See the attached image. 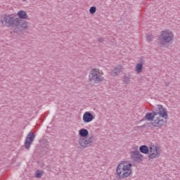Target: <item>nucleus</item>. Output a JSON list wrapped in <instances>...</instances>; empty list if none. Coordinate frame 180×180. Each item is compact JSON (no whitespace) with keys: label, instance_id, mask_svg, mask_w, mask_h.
Here are the masks:
<instances>
[{"label":"nucleus","instance_id":"nucleus-1","mask_svg":"<svg viewBox=\"0 0 180 180\" xmlns=\"http://www.w3.org/2000/svg\"><path fill=\"white\" fill-rule=\"evenodd\" d=\"M156 109H158L156 111L146 113L145 119L148 122H153H153H151L153 127H161V126H164L167 123V121H164L161 117L167 119L168 114L167 113V109L164 108L162 105H157ZM157 115H159V117H157L155 119Z\"/></svg>","mask_w":180,"mask_h":180},{"label":"nucleus","instance_id":"nucleus-2","mask_svg":"<svg viewBox=\"0 0 180 180\" xmlns=\"http://www.w3.org/2000/svg\"><path fill=\"white\" fill-rule=\"evenodd\" d=\"M1 22L6 27H13L15 30H20L23 27V10L18 11L17 15H5Z\"/></svg>","mask_w":180,"mask_h":180},{"label":"nucleus","instance_id":"nucleus-3","mask_svg":"<svg viewBox=\"0 0 180 180\" xmlns=\"http://www.w3.org/2000/svg\"><path fill=\"white\" fill-rule=\"evenodd\" d=\"M79 135L80 138L78 140V143L82 148H86L87 147H91L92 143H94V136H90L88 139V136H89V131L86 129H82L79 131Z\"/></svg>","mask_w":180,"mask_h":180},{"label":"nucleus","instance_id":"nucleus-4","mask_svg":"<svg viewBox=\"0 0 180 180\" xmlns=\"http://www.w3.org/2000/svg\"><path fill=\"white\" fill-rule=\"evenodd\" d=\"M158 45L164 47L165 44H169L174 41V33L169 30H162L158 38Z\"/></svg>","mask_w":180,"mask_h":180},{"label":"nucleus","instance_id":"nucleus-5","mask_svg":"<svg viewBox=\"0 0 180 180\" xmlns=\"http://www.w3.org/2000/svg\"><path fill=\"white\" fill-rule=\"evenodd\" d=\"M131 163L122 162L120 163L116 169V174L120 178H127L131 175Z\"/></svg>","mask_w":180,"mask_h":180},{"label":"nucleus","instance_id":"nucleus-6","mask_svg":"<svg viewBox=\"0 0 180 180\" xmlns=\"http://www.w3.org/2000/svg\"><path fill=\"white\" fill-rule=\"evenodd\" d=\"M89 81L91 84H101L103 82V77L101 75L99 69L93 68L89 75Z\"/></svg>","mask_w":180,"mask_h":180},{"label":"nucleus","instance_id":"nucleus-7","mask_svg":"<svg viewBox=\"0 0 180 180\" xmlns=\"http://www.w3.org/2000/svg\"><path fill=\"white\" fill-rule=\"evenodd\" d=\"M130 157L131 160L135 164H140V162L143 161V155L140 153V151H139V150L131 151Z\"/></svg>","mask_w":180,"mask_h":180},{"label":"nucleus","instance_id":"nucleus-8","mask_svg":"<svg viewBox=\"0 0 180 180\" xmlns=\"http://www.w3.org/2000/svg\"><path fill=\"white\" fill-rule=\"evenodd\" d=\"M36 135L32 131L29 132L25 141V148L26 150H30V146H32L33 141H34Z\"/></svg>","mask_w":180,"mask_h":180},{"label":"nucleus","instance_id":"nucleus-9","mask_svg":"<svg viewBox=\"0 0 180 180\" xmlns=\"http://www.w3.org/2000/svg\"><path fill=\"white\" fill-rule=\"evenodd\" d=\"M148 158L154 160V158H158L160 157V153L158 152V146H150L149 148Z\"/></svg>","mask_w":180,"mask_h":180},{"label":"nucleus","instance_id":"nucleus-10","mask_svg":"<svg viewBox=\"0 0 180 180\" xmlns=\"http://www.w3.org/2000/svg\"><path fill=\"white\" fill-rule=\"evenodd\" d=\"M95 119V115L91 112H86L83 115V122L84 123H91L92 120Z\"/></svg>","mask_w":180,"mask_h":180},{"label":"nucleus","instance_id":"nucleus-11","mask_svg":"<svg viewBox=\"0 0 180 180\" xmlns=\"http://www.w3.org/2000/svg\"><path fill=\"white\" fill-rule=\"evenodd\" d=\"M122 66L119 65L117 67H115L112 71L110 72V75L112 77H117L120 72H122Z\"/></svg>","mask_w":180,"mask_h":180},{"label":"nucleus","instance_id":"nucleus-12","mask_svg":"<svg viewBox=\"0 0 180 180\" xmlns=\"http://www.w3.org/2000/svg\"><path fill=\"white\" fill-rule=\"evenodd\" d=\"M139 151L143 154H148V153H150V149L148 146L142 145L139 147Z\"/></svg>","mask_w":180,"mask_h":180},{"label":"nucleus","instance_id":"nucleus-13","mask_svg":"<svg viewBox=\"0 0 180 180\" xmlns=\"http://www.w3.org/2000/svg\"><path fill=\"white\" fill-rule=\"evenodd\" d=\"M135 71L137 72V74H140V72H143V62H140L136 64Z\"/></svg>","mask_w":180,"mask_h":180},{"label":"nucleus","instance_id":"nucleus-14","mask_svg":"<svg viewBox=\"0 0 180 180\" xmlns=\"http://www.w3.org/2000/svg\"><path fill=\"white\" fill-rule=\"evenodd\" d=\"M43 176V172L37 170L35 172V178H41Z\"/></svg>","mask_w":180,"mask_h":180},{"label":"nucleus","instance_id":"nucleus-15","mask_svg":"<svg viewBox=\"0 0 180 180\" xmlns=\"http://www.w3.org/2000/svg\"><path fill=\"white\" fill-rule=\"evenodd\" d=\"M29 29V22L23 20V30H27Z\"/></svg>","mask_w":180,"mask_h":180},{"label":"nucleus","instance_id":"nucleus-16","mask_svg":"<svg viewBox=\"0 0 180 180\" xmlns=\"http://www.w3.org/2000/svg\"><path fill=\"white\" fill-rule=\"evenodd\" d=\"M89 13L91 15H94V13H96V6H91L89 9Z\"/></svg>","mask_w":180,"mask_h":180},{"label":"nucleus","instance_id":"nucleus-17","mask_svg":"<svg viewBox=\"0 0 180 180\" xmlns=\"http://www.w3.org/2000/svg\"><path fill=\"white\" fill-rule=\"evenodd\" d=\"M123 82H124V84H129L130 82V77H129L127 76H124Z\"/></svg>","mask_w":180,"mask_h":180},{"label":"nucleus","instance_id":"nucleus-18","mask_svg":"<svg viewBox=\"0 0 180 180\" xmlns=\"http://www.w3.org/2000/svg\"><path fill=\"white\" fill-rule=\"evenodd\" d=\"M146 39L148 40V41H151V40H153V35L147 34Z\"/></svg>","mask_w":180,"mask_h":180},{"label":"nucleus","instance_id":"nucleus-19","mask_svg":"<svg viewBox=\"0 0 180 180\" xmlns=\"http://www.w3.org/2000/svg\"><path fill=\"white\" fill-rule=\"evenodd\" d=\"M23 19H27V13H26V11H23Z\"/></svg>","mask_w":180,"mask_h":180},{"label":"nucleus","instance_id":"nucleus-20","mask_svg":"<svg viewBox=\"0 0 180 180\" xmlns=\"http://www.w3.org/2000/svg\"><path fill=\"white\" fill-rule=\"evenodd\" d=\"M98 41H99V43H103V41H105V39H103V38H98Z\"/></svg>","mask_w":180,"mask_h":180},{"label":"nucleus","instance_id":"nucleus-21","mask_svg":"<svg viewBox=\"0 0 180 180\" xmlns=\"http://www.w3.org/2000/svg\"><path fill=\"white\" fill-rule=\"evenodd\" d=\"M139 127H140V129H144V127H146V124H143V125H142V126H140Z\"/></svg>","mask_w":180,"mask_h":180},{"label":"nucleus","instance_id":"nucleus-22","mask_svg":"<svg viewBox=\"0 0 180 180\" xmlns=\"http://www.w3.org/2000/svg\"><path fill=\"white\" fill-rule=\"evenodd\" d=\"M24 124H29V122L27 121H25Z\"/></svg>","mask_w":180,"mask_h":180},{"label":"nucleus","instance_id":"nucleus-23","mask_svg":"<svg viewBox=\"0 0 180 180\" xmlns=\"http://www.w3.org/2000/svg\"><path fill=\"white\" fill-rule=\"evenodd\" d=\"M166 85H169V83H167V84Z\"/></svg>","mask_w":180,"mask_h":180},{"label":"nucleus","instance_id":"nucleus-24","mask_svg":"<svg viewBox=\"0 0 180 180\" xmlns=\"http://www.w3.org/2000/svg\"><path fill=\"white\" fill-rule=\"evenodd\" d=\"M143 120H144V118L141 120V122H143Z\"/></svg>","mask_w":180,"mask_h":180},{"label":"nucleus","instance_id":"nucleus-25","mask_svg":"<svg viewBox=\"0 0 180 180\" xmlns=\"http://www.w3.org/2000/svg\"><path fill=\"white\" fill-rule=\"evenodd\" d=\"M30 20V18H27V20Z\"/></svg>","mask_w":180,"mask_h":180},{"label":"nucleus","instance_id":"nucleus-26","mask_svg":"<svg viewBox=\"0 0 180 180\" xmlns=\"http://www.w3.org/2000/svg\"><path fill=\"white\" fill-rule=\"evenodd\" d=\"M18 180H22V179H18Z\"/></svg>","mask_w":180,"mask_h":180},{"label":"nucleus","instance_id":"nucleus-27","mask_svg":"<svg viewBox=\"0 0 180 180\" xmlns=\"http://www.w3.org/2000/svg\"><path fill=\"white\" fill-rule=\"evenodd\" d=\"M25 1H26V0H23L24 2H25Z\"/></svg>","mask_w":180,"mask_h":180}]
</instances>
